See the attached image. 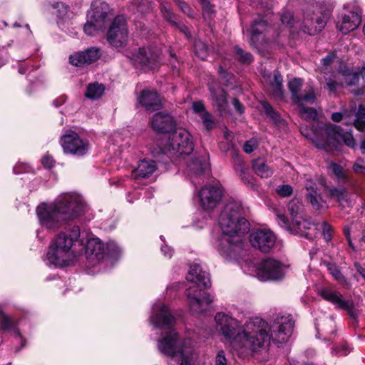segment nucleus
<instances>
[{
    "mask_svg": "<svg viewBox=\"0 0 365 365\" xmlns=\"http://www.w3.org/2000/svg\"><path fill=\"white\" fill-rule=\"evenodd\" d=\"M278 224L286 230L293 235H298L302 237H308L306 231L310 229L311 222L304 217L293 218L292 222H289L287 217L282 214H277Z\"/></svg>",
    "mask_w": 365,
    "mask_h": 365,
    "instance_id": "f3484780",
    "label": "nucleus"
},
{
    "mask_svg": "<svg viewBox=\"0 0 365 365\" xmlns=\"http://www.w3.org/2000/svg\"><path fill=\"white\" fill-rule=\"evenodd\" d=\"M316 124L312 125L313 129L311 133L302 127L300 130L303 135L312 139L317 148L329 151L337 148L341 141H344L350 148H354L356 145L353 136L343 134L338 126L331 123H316Z\"/></svg>",
    "mask_w": 365,
    "mask_h": 365,
    "instance_id": "423d86ee",
    "label": "nucleus"
},
{
    "mask_svg": "<svg viewBox=\"0 0 365 365\" xmlns=\"http://www.w3.org/2000/svg\"><path fill=\"white\" fill-rule=\"evenodd\" d=\"M240 177L241 179L244 181L245 183L247 184L250 186V187L253 188L255 185L253 183V178L248 173L242 165H240Z\"/></svg>",
    "mask_w": 365,
    "mask_h": 365,
    "instance_id": "603ef678",
    "label": "nucleus"
},
{
    "mask_svg": "<svg viewBox=\"0 0 365 365\" xmlns=\"http://www.w3.org/2000/svg\"><path fill=\"white\" fill-rule=\"evenodd\" d=\"M137 99L138 103L148 112L152 113L161 108V100L155 91L143 90Z\"/></svg>",
    "mask_w": 365,
    "mask_h": 365,
    "instance_id": "4be33fe9",
    "label": "nucleus"
},
{
    "mask_svg": "<svg viewBox=\"0 0 365 365\" xmlns=\"http://www.w3.org/2000/svg\"><path fill=\"white\" fill-rule=\"evenodd\" d=\"M346 82L349 85H357L359 88L361 87V76L359 73H353L348 76Z\"/></svg>",
    "mask_w": 365,
    "mask_h": 365,
    "instance_id": "13d9d810",
    "label": "nucleus"
},
{
    "mask_svg": "<svg viewBox=\"0 0 365 365\" xmlns=\"http://www.w3.org/2000/svg\"><path fill=\"white\" fill-rule=\"evenodd\" d=\"M299 115L306 120H315L317 117V112L315 109L300 106Z\"/></svg>",
    "mask_w": 365,
    "mask_h": 365,
    "instance_id": "c03bdc74",
    "label": "nucleus"
},
{
    "mask_svg": "<svg viewBox=\"0 0 365 365\" xmlns=\"http://www.w3.org/2000/svg\"><path fill=\"white\" fill-rule=\"evenodd\" d=\"M85 210L86 205L80 195L66 192L51 203H41L36 207V215L41 227L52 232L81 215Z\"/></svg>",
    "mask_w": 365,
    "mask_h": 365,
    "instance_id": "7ed1b4c3",
    "label": "nucleus"
},
{
    "mask_svg": "<svg viewBox=\"0 0 365 365\" xmlns=\"http://www.w3.org/2000/svg\"><path fill=\"white\" fill-rule=\"evenodd\" d=\"M307 201L311 203L312 207L316 210H319L326 207V202L322 199L321 194Z\"/></svg>",
    "mask_w": 365,
    "mask_h": 365,
    "instance_id": "3c124183",
    "label": "nucleus"
},
{
    "mask_svg": "<svg viewBox=\"0 0 365 365\" xmlns=\"http://www.w3.org/2000/svg\"><path fill=\"white\" fill-rule=\"evenodd\" d=\"M333 351L339 356H346L350 352V348L347 344H343L333 349Z\"/></svg>",
    "mask_w": 365,
    "mask_h": 365,
    "instance_id": "680f3d73",
    "label": "nucleus"
},
{
    "mask_svg": "<svg viewBox=\"0 0 365 365\" xmlns=\"http://www.w3.org/2000/svg\"><path fill=\"white\" fill-rule=\"evenodd\" d=\"M150 125L158 133H170L175 128V121L168 113L159 112L152 117Z\"/></svg>",
    "mask_w": 365,
    "mask_h": 365,
    "instance_id": "412c9836",
    "label": "nucleus"
},
{
    "mask_svg": "<svg viewBox=\"0 0 365 365\" xmlns=\"http://www.w3.org/2000/svg\"><path fill=\"white\" fill-rule=\"evenodd\" d=\"M160 51L153 46L140 48L136 53H133L131 59L135 63L154 68L159 59Z\"/></svg>",
    "mask_w": 365,
    "mask_h": 365,
    "instance_id": "6ab92c4d",
    "label": "nucleus"
},
{
    "mask_svg": "<svg viewBox=\"0 0 365 365\" xmlns=\"http://www.w3.org/2000/svg\"><path fill=\"white\" fill-rule=\"evenodd\" d=\"M315 327L318 332L322 331L327 334H333L335 332V322L332 317L323 316L317 319Z\"/></svg>",
    "mask_w": 365,
    "mask_h": 365,
    "instance_id": "c756f323",
    "label": "nucleus"
},
{
    "mask_svg": "<svg viewBox=\"0 0 365 365\" xmlns=\"http://www.w3.org/2000/svg\"><path fill=\"white\" fill-rule=\"evenodd\" d=\"M302 81L300 78H294L289 82L288 87L292 93L293 101H299V91L302 88Z\"/></svg>",
    "mask_w": 365,
    "mask_h": 365,
    "instance_id": "a19ab883",
    "label": "nucleus"
},
{
    "mask_svg": "<svg viewBox=\"0 0 365 365\" xmlns=\"http://www.w3.org/2000/svg\"><path fill=\"white\" fill-rule=\"evenodd\" d=\"M194 145L190 133L185 129L178 128L171 133L165 145L164 153L172 157L189 155Z\"/></svg>",
    "mask_w": 365,
    "mask_h": 365,
    "instance_id": "9d476101",
    "label": "nucleus"
},
{
    "mask_svg": "<svg viewBox=\"0 0 365 365\" xmlns=\"http://www.w3.org/2000/svg\"><path fill=\"white\" fill-rule=\"evenodd\" d=\"M80 228L74 226L69 232H61L52 241L47 252V261L55 267H63L73 257V247L78 242Z\"/></svg>",
    "mask_w": 365,
    "mask_h": 365,
    "instance_id": "0eeeda50",
    "label": "nucleus"
},
{
    "mask_svg": "<svg viewBox=\"0 0 365 365\" xmlns=\"http://www.w3.org/2000/svg\"><path fill=\"white\" fill-rule=\"evenodd\" d=\"M353 170L356 173H362L365 170V160L359 158L353 165Z\"/></svg>",
    "mask_w": 365,
    "mask_h": 365,
    "instance_id": "4d7b16f0",
    "label": "nucleus"
},
{
    "mask_svg": "<svg viewBox=\"0 0 365 365\" xmlns=\"http://www.w3.org/2000/svg\"><path fill=\"white\" fill-rule=\"evenodd\" d=\"M87 259L94 266L106 257V246L98 238H91L86 246Z\"/></svg>",
    "mask_w": 365,
    "mask_h": 365,
    "instance_id": "aec40b11",
    "label": "nucleus"
},
{
    "mask_svg": "<svg viewBox=\"0 0 365 365\" xmlns=\"http://www.w3.org/2000/svg\"><path fill=\"white\" fill-rule=\"evenodd\" d=\"M305 188H306V190L307 192V200L320 195V193L318 192L317 184L314 182H313L312 180H306Z\"/></svg>",
    "mask_w": 365,
    "mask_h": 365,
    "instance_id": "a18cd8bd",
    "label": "nucleus"
},
{
    "mask_svg": "<svg viewBox=\"0 0 365 365\" xmlns=\"http://www.w3.org/2000/svg\"><path fill=\"white\" fill-rule=\"evenodd\" d=\"M101 22V21H91V19L88 18L87 22L86 23L83 27L84 32L88 36L96 35L100 31L103 30L106 26L105 24Z\"/></svg>",
    "mask_w": 365,
    "mask_h": 365,
    "instance_id": "e433bc0d",
    "label": "nucleus"
},
{
    "mask_svg": "<svg viewBox=\"0 0 365 365\" xmlns=\"http://www.w3.org/2000/svg\"><path fill=\"white\" fill-rule=\"evenodd\" d=\"M239 61L242 63L250 64L252 61V56L248 52H245L238 46L235 47Z\"/></svg>",
    "mask_w": 365,
    "mask_h": 365,
    "instance_id": "09e8293b",
    "label": "nucleus"
},
{
    "mask_svg": "<svg viewBox=\"0 0 365 365\" xmlns=\"http://www.w3.org/2000/svg\"><path fill=\"white\" fill-rule=\"evenodd\" d=\"M331 169L334 174L339 179L344 178L345 175L342 168L336 163L331 164Z\"/></svg>",
    "mask_w": 365,
    "mask_h": 365,
    "instance_id": "e2e57ef3",
    "label": "nucleus"
},
{
    "mask_svg": "<svg viewBox=\"0 0 365 365\" xmlns=\"http://www.w3.org/2000/svg\"><path fill=\"white\" fill-rule=\"evenodd\" d=\"M0 328L5 331H14L16 334V339L21 343V346H24V339L20 336L19 331L16 329L15 322L3 313H0Z\"/></svg>",
    "mask_w": 365,
    "mask_h": 365,
    "instance_id": "7c9ffc66",
    "label": "nucleus"
},
{
    "mask_svg": "<svg viewBox=\"0 0 365 365\" xmlns=\"http://www.w3.org/2000/svg\"><path fill=\"white\" fill-rule=\"evenodd\" d=\"M195 55L201 60H205L211 51V48L206 43L198 39L195 41Z\"/></svg>",
    "mask_w": 365,
    "mask_h": 365,
    "instance_id": "4c0bfd02",
    "label": "nucleus"
},
{
    "mask_svg": "<svg viewBox=\"0 0 365 365\" xmlns=\"http://www.w3.org/2000/svg\"><path fill=\"white\" fill-rule=\"evenodd\" d=\"M192 109L195 113L199 116L203 114V113L207 112L205 108L204 103L202 101H196L192 103Z\"/></svg>",
    "mask_w": 365,
    "mask_h": 365,
    "instance_id": "052dcab7",
    "label": "nucleus"
},
{
    "mask_svg": "<svg viewBox=\"0 0 365 365\" xmlns=\"http://www.w3.org/2000/svg\"><path fill=\"white\" fill-rule=\"evenodd\" d=\"M250 241L253 247L266 253L274 247L276 236L269 229H257L250 234Z\"/></svg>",
    "mask_w": 365,
    "mask_h": 365,
    "instance_id": "2eb2a0df",
    "label": "nucleus"
},
{
    "mask_svg": "<svg viewBox=\"0 0 365 365\" xmlns=\"http://www.w3.org/2000/svg\"><path fill=\"white\" fill-rule=\"evenodd\" d=\"M326 267L330 274L338 282H343L345 281V277L341 274L339 268L334 263H327Z\"/></svg>",
    "mask_w": 365,
    "mask_h": 365,
    "instance_id": "37998d69",
    "label": "nucleus"
},
{
    "mask_svg": "<svg viewBox=\"0 0 365 365\" xmlns=\"http://www.w3.org/2000/svg\"><path fill=\"white\" fill-rule=\"evenodd\" d=\"M128 29L123 16H117L109 26L107 40L114 47L123 46L128 41Z\"/></svg>",
    "mask_w": 365,
    "mask_h": 365,
    "instance_id": "ddd939ff",
    "label": "nucleus"
},
{
    "mask_svg": "<svg viewBox=\"0 0 365 365\" xmlns=\"http://www.w3.org/2000/svg\"><path fill=\"white\" fill-rule=\"evenodd\" d=\"M299 101H294L298 106H304V103L312 104L315 101V92L311 88L306 93L299 96Z\"/></svg>",
    "mask_w": 365,
    "mask_h": 365,
    "instance_id": "79ce46f5",
    "label": "nucleus"
},
{
    "mask_svg": "<svg viewBox=\"0 0 365 365\" xmlns=\"http://www.w3.org/2000/svg\"><path fill=\"white\" fill-rule=\"evenodd\" d=\"M106 256L115 257L120 253V248L115 242L110 241L106 245Z\"/></svg>",
    "mask_w": 365,
    "mask_h": 365,
    "instance_id": "8fccbe9b",
    "label": "nucleus"
},
{
    "mask_svg": "<svg viewBox=\"0 0 365 365\" xmlns=\"http://www.w3.org/2000/svg\"><path fill=\"white\" fill-rule=\"evenodd\" d=\"M321 296L334 304L337 308L346 311L351 318H356V312L353 302L344 299L340 293L330 289H324L321 291Z\"/></svg>",
    "mask_w": 365,
    "mask_h": 365,
    "instance_id": "a211bd4d",
    "label": "nucleus"
},
{
    "mask_svg": "<svg viewBox=\"0 0 365 365\" xmlns=\"http://www.w3.org/2000/svg\"><path fill=\"white\" fill-rule=\"evenodd\" d=\"M283 32L281 26L268 27L266 21L259 18L251 26L250 44L259 52L268 51L276 38Z\"/></svg>",
    "mask_w": 365,
    "mask_h": 365,
    "instance_id": "6e6552de",
    "label": "nucleus"
},
{
    "mask_svg": "<svg viewBox=\"0 0 365 365\" xmlns=\"http://www.w3.org/2000/svg\"><path fill=\"white\" fill-rule=\"evenodd\" d=\"M158 350L170 357L178 365H193L197 354L190 339H181L178 334L170 329L158 341Z\"/></svg>",
    "mask_w": 365,
    "mask_h": 365,
    "instance_id": "39448f33",
    "label": "nucleus"
},
{
    "mask_svg": "<svg viewBox=\"0 0 365 365\" xmlns=\"http://www.w3.org/2000/svg\"><path fill=\"white\" fill-rule=\"evenodd\" d=\"M207 168V165L204 159L202 160L198 157H192L190 159L187 165V173L190 176L193 184H197L195 179L200 178ZM197 183L200 184V182H197Z\"/></svg>",
    "mask_w": 365,
    "mask_h": 365,
    "instance_id": "a878e982",
    "label": "nucleus"
},
{
    "mask_svg": "<svg viewBox=\"0 0 365 365\" xmlns=\"http://www.w3.org/2000/svg\"><path fill=\"white\" fill-rule=\"evenodd\" d=\"M200 205L204 210L214 209L222 197V188L220 183L203 187L199 194Z\"/></svg>",
    "mask_w": 365,
    "mask_h": 365,
    "instance_id": "dca6fc26",
    "label": "nucleus"
},
{
    "mask_svg": "<svg viewBox=\"0 0 365 365\" xmlns=\"http://www.w3.org/2000/svg\"><path fill=\"white\" fill-rule=\"evenodd\" d=\"M359 75L361 76V80H362L363 83H361V87L356 90L355 94L356 96L363 94L365 91V68L362 69Z\"/></svg>",
    "mask_w": 365,
    "mask_h": 365,
    "instance_id": "69168bd1",
    "label": "nucleus"
},
{
    "mask_svg": "<svg viewBox=\"0 0 365 365\" xmlns=\"http://www.w3.org/2000/svg\"><path fill=\"white\" fill-rule=\"evenodd\" d=\"M186 279L191 284L185 291L191 311L196 314L206 311L212 298L210 294H202L201 292L211 285L209 274L195 262L190 265Z\"/></svg>",
    "mask_w": 365,
    "mask_h": 365,
    "instance_id": "20e7f679",
    "label": "nucleus"
},
{
    "mask_svg": "<svg viewBox=\"0 0 365 365\" xmlns=\"http://www.w3.org/2000/svg\"><path fill=\"white\" fill-rule=\"evenodd\" d=\"M285 266L273 258H266L256 267V276L262 281L280 280L285 274Z\"/></svg>",
    "mask_w": 365,
    "mask_h": 365,
    "instance_id": "9b49d317",
    "label": "nucleus"
},
{
    "mask_svg": "<svg viewBox=\"0 0 365 365\" xmlns=\"http://www.w3.org/2000/svg\"><path fill=\"white\" fill-rule=\"evenodd\" d=\"M322 235L324 240L328 242L330 241L333 236V229L331 226L327 222H324L322 224Z\"/></svg>",
    "mask_w": 365,
    "mask_h": 365,
    "instance_id": "864d4df0",
    "label": "nucleus"
},
{
    "mask_svg": "<svg viewBox=\"0 0 365 365\" xmlns=\"http://www.w3.org/2000/svg\"><path fill=\"white\" fill-rule=\"evenodd\" d=\"M61 144L65 153L77 157L86 155L89 150L88 140L83 139L73 131H68L61 138Z\"/></svg>",
    "mask_w": 365,
    "mask_h": 365,
    "instance_id": "f8f14e48",
    "label": "nucleus"
},
{
    "mask_svg": "<svg viewBox=\"0 0 365 365\" xmlns=\"http://www.w3.org/2000/svg\"><path fill=\"white\" fill-rule=\"evenodd\" d=\"M213 106H215L221 114L227 112L228 102L225 91L222 88L214 89L210 87Z\"/></svg>",
    "mask_w": 365,
    "mask_h": 365,
    "instance_id": "cd10ccee",
    "label": "nucleus"
},
{
    "mask_svg": "<svg viewBox=\"0 0 365 365\" xmlns=\"http://www.w3.org/2000/svg\"><path fill=\"white\" fill-rule=\"evenodd\" d=\"M104 91L103 84L95 82L88 85L85 95L88 98L96 100L102 96Z\"/></svg>",
    "mask_w": 365,
    "mask_h": 365,
    "instance_id": "c9c22d12",
    "label": "nucleus"
},
{
    "mask_svg": "<svg viewBox=\"0 0 365 365\" xmlns=\"http://www.w3.org/2000/svg\"><path fill=\"white\" fill-rule=\"evenodd\" d=\"M215 365H227L224 351H220L215 358Z\"/></svg>",
    "mask_w": 365,
    "mask_h": 365,
    "instance_id": "0e129e2a",
    "label": "nucleus"
},
{
    "mask_svg": "<svg viewBox=\"0 0 365 365\" xmlns=\"http://www.w3.org/2000/svg\"><path fill=\"white\" fill-rule=\"evenodd\" d=\"M258 145L255 139H251L245 142L243 149L246 153H251Z\"/></svg>",
    "mask_w": 365,
    "mask_h": 365,
    "instance_id": "bf43d9fd",
    "label": "nucleus"
},
{
    "mask_svg": "<svg viewBox=\"0 0 365 365\" xmlns=\"http://www.w3.org/2000/svg\"><path fill=\"white\" fill-rule=\"evenodd\" d=\"M200 117L202 119V123L207 130L209 131L215 127V122L212 117V115L208 111L203 113V114Z\"/></svg>",
    "mask_w": 365,
    "mask_h": 365,
    "instance_id": "de8ad7c7",
    "label": "nucleus"
},
{
    "mask_svg": "<svg viewBox=\"0 0 365 365\" xmlns=\"http://www.w3.org/2000/svg\"><path fill=\"white\" fill-rule=\"evenodd\" d=\"M287 209L292 217V220L293 218H299L304 217V205L302 202L298 198L292 199L287 205Z\"/></svg>",
    "mask_w": 365,
    "mask_h": 365,
    "instance_id": "72a5a7b5",
    "label": "nucleus"
},
{
    "mask_svg": "<svg viewBox=\"0 0 365 365\" xmlns=\"http://www.w3.org/2000/svg\"><path fill=\"white\" fill-rule=\"evenodd\" d=\"M262 106L266 115L269 117L274 124L279 125L282 123L279 114L276 112L267 102H262Z\"/></svg>",
    "mask_w": 365,
    "mask_h": 365,
    "instance_id": "58836bf2",
    "label": "nucleus"
},
{
    "mask_svg": "<svg viewBox=\"0 0 365 365\" xmlns=\"http://www.w3.org/2000/svg\"><path fill=\"white\" fill-rule=\"evenodd\" d=\"M331 10L324 6L312 5L303 12L301 29L309 35H315L326 26L331 15Z\"/></svg>",
    "mask_w": 365,
    "mask_h": 365,
    "instance_id": "1a4fd4ad",
    "label": "nucleus"
},
{
    "mask_svg": "<svg viewBox=\"0 0 365 365\" xmlns=\"http://www.w3.org/2000/svg\"><path fill=\"white\" fill-rule=\"evenodd\" d=\"M252 168L255 173L262 178H268L273 174V169L264 158H257L252 162Z\"/></svg>",
    "mask_w": 365,
    "mask_h": 365,
    "instance_id": "c85d7f7f",
    "label": "nucleus"
},
{
    "mask_svg": "<svg viewBox=\"0 0 365 365\" xmlns=\"http://www.w3.org/2000/svg\"><path fill=\"white\" fill-rule=\"evenodd\" d=\"M153 8V2L150 0H133L131 4V9L142 15L150 13Z\"/></svg>",
    "mask_w": 365,
    "mask_h": 365,
    "instance_id": "f704fd0d",
    "label": "nucleus"
},
{
    "mask_svg": "<svg viewBox=\"0 0 365 365\" xmlns=\"http://www.w3.org/2000/svg\"><path fill=\"white\" fill-rule=\"evenodd\" d=\"M54 160L53 158L48 155H46L42 158V164L45 168H51L53 167Z\"/></svg>",
    "mask_w": 365,
    "mask_h": 365,
    "instance_id": "338daca9",
    "label": "nucleus"
},
{
    "mask_svg": "<svg viewBox=\"0 0 365 365\" xmlns=\"http://www.w3.org/2000/svg\"><path fill=\"white\" fill-rule=\"evenodd\" d=\"M354 127L361 132H365V119H354Z\"/></svg>",
    "mask_w": 365,
    "mask_h": 365,
    "instance_id": "774afa93",
    "label": "nucleus"
},
{
    "mask_svg": "<svg viewBox=\"0 0 365 365\" xmlns=\"http://www.w3.org/2000/svg\"><path fill=\"white\" fill-rule=\"evenodd\" d=\"M174 1L178 5L180 10L184 14H185L186 15H187L190 17L193 16L192 11L191 8L190 7V6L187 3H185V1H182V0H174Z\"/></svg>",
    "mask_w": 365,
    "mask_h": 365,
    "instance_id": "5fc2aeb1",
    "label": "nucleus"
},
{
    "mask_svg": "<svg viewBox=\"0 0 365 365\" xmlns=\"http://www.w3.org/2000/svg\"><path fill=\"white\" fill-rule=\"evenodd\" d=\"M329 193L331 198L337 201L341 206H348L349 201V195L346 188L331 187L329 189Z\"/></svg>",
    "mask_w": 365,
    "mask_h": 365,
    "instance_id": "2f4dec72",
    "label": "nucleus"
},
{
    "mask_svg": "<svg viewBox=\"0 0 365 365\" xmlns=\"http://www.w3.org/2000/svg\"><path fill=\"white\" fill-rule=\"evenodd\" d=\"M240 202L230 200L222 210L219 224L222 236L219 239L218 251L225 257H231L242 248V235L249 231L250 224L244 217Z\"/></svg>",
    "mask_w": 365,
    "mask_h": 365,
    "instance_id": "f03ea898",
    "label": "nucleus"
},
{
    "mask_svg": "<svg viewBox=\"0 0 365 365\" xmlns=\"http://www.w3.org/2000/svg\"><path fill=\"white\" fill-rule=\"evenodd\" d=\"M151 324L156 328L172 329L175 324V318L164 304L153 305L150 317Z\"/></svg>",
    "mask_w": 365,
    "mask_h": 365,
    "instance_id": "4468645a",
    "label": "nucleus"
},
{
    "mask_svg": "<svg viewBox=\"0 0 365 365\" xmlns=\"http://www.w3.org/2000/svg\"><path fill=\"white\" fill-rule=\"evenodd\" d=\"M160 11L163 17L170 23L172 26H178L175 15L171 11L170 4L165 1L160 3Z\"/></svg>",
    "mask_w": 365,
    "mask_h": 365,
    "instance_id": "ea45409f",
    "label": "nucleus"
},
{
    "mask_svg": "<svg viewBox=\"0 0 365 365\" xmlns=\"http://www.w3.org/2000/svg\"><path fill=\"white\" fill-rule=\"evenodd\" d=\"M157 169V165L153 160H142L138 167L132 172V177L135 179L140 178H147L150 177Z\"/></svg>",
    "mask_w": 365,
    "mask_h": 365,
    "instance_id": "bb28decb",
    "label": "nucleus"
},
{
    "mask_svg": "<svg viewBox=\"0 0 365 365\" xmlns=\"http://www.w3.org/2000/svg\"><path fill=\"white\" fill-rule=\"evenodd\" d=\"M110 7L108 4L101 0H96L91 4V9L88 11V18L91 21H101L106 24Z\"/></svg>",
    "mask_w": 365,
    "mask_h": 365,
    "instance_id": "393cba45",
    "label": "nucleus"
},
{
    "mask_svg": "<svg viewBox=\"0 0 365 365\" xmlns=\"http://www.w3.org/2000/svg\"><path fill=\"white\" fill-rule=\"evenodd\" d=\"M215 320L221 334L237 351L249 349L255 351L268 344L271 339L277 344L284 343L291 335L294 326L290 315L277 317L269 335L267 323L259 317L250 319L241 329L235 319L222 312L215 315Z\"/></svg>",
    "mask_w": 365,
    "mask_h": 365,
    "instance_id": "f257e3e1",
    "label": "nucleus"
},
{
    "mask_svg": "<svg viewBox=\"0 0 365 365\" xmlns=\"http://www.w3.org/2000/svg\"><path fill=\"white\" fill-rule=\"evenodd\" d=\"M282 81L283 79L281 74L277 71H274L273 81L270 83V87L271 93L275 99L282 100L284 98Z\"/></svg>",
    "mask_w": 365,
    "mask_h": 365,
    "instance_id": "473e14b6",
    "label": "nucleus"
},
{
    "mask_svg": "<svg viewBox=\"0 0 365 365\" xmlns=\"http://www.w3.org/2000/svg\"><path fill=\"white\" fill-rule=\"evenodd\" d=\"M361 24V15L358 9L349 11L344 14L341 19L339 20L336 26L342 34H348L349 32L356 29Z\"/></svg>",
    "mask_w": 365,
    "mask_h": 365,
    "instance_id": "b1692460",
    "label": "nucleus"
},
{
    "mask_svg": "<svg viewBox=\"0 0 365 365\" xmlns=\"http://www.w3.org/2000/svg\"><path fill=\"white\" fill-rule=\"evenodd\" d=\"M292 191H293L292 187L288 185H280V186H278V187L277 188V193L281 197H284L289 196L292 193Z\"/></svg>",
    "mask_w": 365,
    "mask_h": 365,
    "instance_id": "6e6d98bb",
    "label": "nucleus"
},
{
    "mask_svg": "<svg viewBox=\"0 0 365 365\" xmlns=\"http://www.w3.org/2000/svg\"><path fill=\"white\" fill-rule=\"evenodd\" d=\"M281 22L284 27H293L295 24V19L292 11H284L281 14Z\"/></svg>",
    "mask_w": 365,
    "mask_h": 365,
    "instance_id": "49530a36",
    "label": "nucleus"
},
{
    "mask_svg": "<svg viewBox=\"0 0 365 365\" xmlns=\"http://www.w3.org/2000/svg\"><path fill=\"white\" fill-rule=\"evenodd\" d=\"M101 53L98 48H90L81 52H77L70 56V63L76 66L91 64L97 61Z\"/></svg>",
    "mask_w": 365,
    "mask_h": 365,
    "instance_id": "5701e85b",
    "label": "nucleus"
}]
</instances>
